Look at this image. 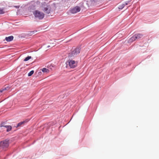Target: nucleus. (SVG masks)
Wrapping results in <instances>:
<instances>
[{
    "mask_svg": "<svg viewBox=\"0 0 159 159\" xmlns=\"http://www.w3.org/2000/svg\"><path fill=\"white\" fill-rule=\"evenodd\" d=\"M37 31H33L28 32L27 33V35L29 36L32 35L34 34H35V32H37Z\"/></svg>",
    "mask_w": 159,
    "mask_h": 159,
    "instance_id": "f8f14e48",
    "label": "nucleus"
},
{
    "mask_svg": "<svg viewBox=\"0 0 159 159\" xmlns=\"http://www.w3.org/2000/svg\"><path fill=\"white\" fill-rule=\"evenodd\" d=\"M136 39V37L134 35L129 40L128 42L129 43H132Z\"/></svg>",
    "mask_w": 159,
    "mask_h": 159,
    "instance_id": "1a4fd4ad",
    "label": "nucleus"
},
{
    "mask_svg": "<svg viewBox=\"0 0 159 159\" xmlns=\"http://www.w3.org/2000/svg\"><path fill=\"white\" fill-rule=\"evenodd\" d=\"M80 10V8L79 7L76 6L70 9V12L71 13L75 14L79 12Z\"/></svg>",
    "mask_w": 159,
    "mask_h": 159,
    "instance_id": "423d86ee",
    "label": "nucleus"
},
{
    "mask_svg": "<svg viewBox=\"0 0 159 159\" xmlns=\"http://www.w3.org/2000/svg\"><path fill=\"white\" fill-rule=\"evenodd\" d=\"M127 5V3H120L118 5V8L119 9H122L125 6V5Z\"/></svg>",
    "mask_w": 159,
    "mask_h": 159,
    "instance_id": "6e6552de",
    "label": "nucleus"
},
{
    "mask_svg": "<svg viewBox=\"0 0 159 159\" xmlns=\"http://www.w3.org/2000/svg\"><path fill=\"white\" fill-rule=\"evenodd\" d=\"M33 14L34 15L35 17L38 18L39 19H42L44 17V14L38 10H35L33 12Z\"/></svg>",
    "mask_w": 159,
    "mask_h": 159,
    "instance_id": "7ed1b4c3",
    "label": "nucleus"
},
{
    "mask_svg": "<svg viewBox=\"0 0 159 159\" xmlns=\"http://www.w3.org/2000/svg\"><path fill=\"white\" fill-rule=\"evenodd\" d=\"M14 7H15L16 8H18L19 7V6H14Z\"/></svg>",
    "mask_w": 159,
    "mask_h": 159,
    "instance_id": "4be33fe9",
    "label": "nucleus"
},
{
    "mask_svg": "<svg viewBox=\"0 0 159 159\" xmlns=\"http://www.w3.org/2000/svg\"><path fill=\"white\" fill-rule=\"evenodd\" d=\"M6 90V88H5L4 89L0 90V93H2L3 91Z\"/></svg>",
    "mask_w": 159,
    "mask_h": 159,
    "instance_id": "412c9836",
    "label": "nucleus"
},
{
    "mask_svg": "<svg viewBox=\"0 0 159 159\" xmlns=\"http://www.w3.org/2000/svg\"><path fill=\"white\" fill-rule=\"evenodd\" d=\"M8 140H7L2 141L0 143V147L1 148H6L8 147Z\"/></svg>",
    "mask_w": 159,
    "mask_h": 159,
    "instance_id": "39448f33",
    "label": "nucleus"
},
{
    "mask_svg": "<svg viewBox=\"0 0 159 159\" xmlns=\"http://www.w3.org/2000/svg\"><path fill=\"white\" fill-rule=\"evenodd\" d=\"M67 66L70 68H74L77 66V62L74 60H69L67 62Z\"/></svg>",
    "mask_w": 159,
    "mask_h": 159,
    "instance_id": "20e7f679",
    "label": "nucleus"
},
{
    "mask_svg": "<svg viewBox=\"0 0 159 159\" xmlns=\"http://www.w3.org/2000/svg\"><path fill=\"white\" fill-rule=\"evenodd\" d=\"M25 122V121H23L19 123H18L17 124V126H16V127H17L20 126L21 125L24 124V123Z\"/></svg>",
    "mask_w": 159,
    "mask_h": 159,
    "instance_id": "4468645a",
    "label": "nucleus"
},
{
    "mask_svg": "<svg viewBox=\"0 0 159 159\" xmlns=\"http://www.w3.org/2000/svg\"><path fill=\"white\" fill-rule=\"evenodd\" d=\"M80 52V49L79 48H76L72 49L71 52L68 54V57H76L79 54Z\"/></svg>",
    "mask_w": 159,
    "mask_h": 159,
    "instance_id": "f03ea898",
    "label": "nucleus"
},
{
    "mask_svg": "<svg viewBox=\"0 0 159 159\" xmlns=\"http://www.w3.org/2000/svg\"><path fill=\"white\" fill-rule=\"evenodd\" d=\"M50 47V46L49 45H48V48H49Z\"/></svg>",
    "mask_w": 159,
    "mask_h": 159,
    "instance_id": "b1692460",
    "label": "nucleus"
},
{
    "mask_svg": "<svg viewBox=\"0 0 159 159\" xmlns=\"http://www.w3.org/2000/svg\"><path fill=\"white\" fill-rule=\"evenodd\" d=\"M41 70L43 72L48 73L49 72V70L45 68H43Z\"/></svg>",
    "mask_w": 159,
    "mask_h": 159,
    "instance_id": "2eb2a0df",
    "label": "nucleus"
},
{
    "mask_svg": "<svg viewBox=\"0 0 159 159\" xmlns=\"http://www.w3.org/2000/svg\"><path fill=\"white\" fill-rule=\"evenodd\" d=\"M4 13V9L3 8H0V14H3Z\"/></svg>",
    "mask_w": 159,
    "mask_h": 159,
    "instance_id": "a211bd4d",
    "label": "nucleus"
},
{
    "mask_svg": "<svg viewBox=\"0 0 159 159\" xmlns=\"http://www.w3.org/2000/svg\"><path fill=\"white\" fill-rule=\"evenodd\" d=\"M35 9V6L34 5H31L28 7L27 11L28 12H34L33 11Z\"/></svg>",
    "mask_w": 159,
    "mask_h": 159,
    "instance_id": "0eeeda50",
    "label": "nucleus"
},
{
    "mask_svg": "<svg viewBox=\"0 0 159 159\" xmlns=\"http://www.w3.org/2000/svg\"><path fill=\"white\" fill-rule=\"evenodd\" d=\"M136 39H139L142 37L143 35L142 34H138L134 35Z\"/></svg>",
    "mask_w": 159,
    "mask_h": 159,
    "instance_id": "9b49d317",
    "label": "nucleus"
},
{
    "mask_svg": "<svg viewBox=\"0 0 159 159\" xmlns=\"http://www.w3.org/2000/svg\"><path fill=\"white\" fill-rule=\"evenodd\" d=\"M41 73H42V72L41 71L39 72L38 73V74H39V75H41Z\"/></svg>",
    "mask_w": 159,
    "mask_h": 159,
    "instance_id": "5701e85b",
    "label": "nucleus"
},
{
    "mask_svg": "<svg viewBox=\"0 0 159 159\" xmlns=\"http://www.w3.org/2000/svg\"><path fill=\"white\" fill-rule=\"evenodd\" d=\"M42 9L45 13L49 14L55 10L56 7L54 4L51 5L46 4L45 3L42 4L41 6Z\"/></svg>",
    "mask_w": 159,
    "mask_h": 159,
    "instance_id": "f257e3e1",
    "label": "nucleus"
},
{
    "mask_svg": "<svg viewBox=\"0 0 159 159\" xmlns=\"http://www.w3.org/2000/svg\"><path fill=\"white\" fill-rule=\"evenodd\" d=\"M6 125H5V124L4 123H2L0 125V127H4L5 128V126Z\"/></svg>",
    "mask_w": 159,
    "mask_h": 159,
    "instance_id": "aec40b11",
    "label": "nucleus"
},
{
    "mask_svg": "<svg viewBox=\"0 0 159 159\" xmlns=\"http://www.w3.org/2000/svg\"><path fill=\"white\" fill-rule=\"evenodd\" d=\"M34 73V71L32 70L30 71V72H29L28 74V76H30L32 75Z\"/></svg>",
    "mask_w": 159,
    "mask_h": 159,
    "instance_id": "f3484780",
    "label": "nucleus"
},
{
    "mask_svg": "<svg viewBox=\"0 0 159 159\" xmlns=\"http://www.w3.org/2000/svg\"><path fill=\"white\" fill-rule=\"evenodd\" d=\"M31 58V56H28L26 57L24 60V61H27L30 59Z\"/></svg>",
    "mask_w": 159,
    "mask_h": 159,
    "instance_id": "dca6fc26",
    "label": "nucleus"
},
{
    "mask_svg": "<svg viewBox=\"0 0 159 159\" xmlns=\"http://www.w3.org/2000/svg\"><path fill=\"white\" fill-rule=\"evenodd\" d=\"M13 37L12 36H10L8 37L5 38V40L7 42L11 41L13 40Z\"/></svg>",
    "mask_w": 159,
    "mask_h": 159,
    "instance_id": "9d476101",
    "label": "nucleus"
},
{
    "mask_svg": "<svg viewBox=\"0 0 159 159\" xmlns=\"http://www.w3.org/2000/svg\"><path fill=\"white\" fill-rule=\"evenodd\" d=\"M5 128L6 129L7 131L8 132L11 130L12 127L10 125H5Z\"/></svg>",
    "mask_w": 159,
    "mask_h": 159,
    "instance_id": "ddd939ff",
    "label": "nucleus"
},
{
    "mask_svg": "<svg viewBox=\"0 0 159 159\" xmlns=\"http://www.w3.org/2000/svg\"><path fill=\"white\" fill-rule=\"evenodd\" d=\"M91 2V4H93L94 2H97L98 0H90Z\"/></svg>",
    "mask_w": 159,
    "mask_h": 159,
    "instance_id": "6ab92c4d",
    "label": "nucleus"
}]
</instances>
